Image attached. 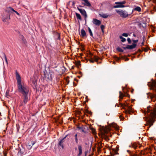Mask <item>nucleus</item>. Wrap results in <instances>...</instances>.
<instances>
[{
    "mask_svg": "<svg viewBox=\"0 0 156 156\" xmlns=\"http://www.w3.org/2000/svg\"><path fill=\"white\" fill-rule=\"evenodd\" d=\"M143 41H144V38H145V36H143Z\"/></svg>",
    "mask_w": 156,
    "mask_h": 156,
    "instance_id": "nucleus-52",
    "label": "nucleus"
},
{
    "mask_svg": "<svg viewBox=\"0 0 156 156\" xmlns=\"http://www.w3.org/2000/svg\"><path fill=\"white\" fill-rule=\"evenodd\" d=\"M26 153V152L25 150V149L22 148L20 149V150H19L18 153V155H20V156H21L22 155L25 154Z\"/></svg>",
    "mask_w": 156,
    "mask_h": 156,
    "instance_id": "nucleus-15",
    "label": "nucleus"
},
{
    "mask_svg": "<svg viewBox=\"0 0 156 156\" xmlns=\"http://www.w3.org/2000/svg\"><path fill=\"white\" fill-rule=\"evenodd\" d=\"M120 104L121 107H122L124 109H126V114H130L133 113L131 107L129 106L127 103L125 104L120 103Z\"/></svg>",
    "mask_w": 156,
    "mask_h": 156,
    "instance_id": "nucleus-3",
    "label": "nucleus"
},
{
    "mask_svg": "<svg viewBox=\"0 0 156 156\" xmlns=\"http://www.w3.org/2000/svg\"><path fill=\"white\" fill-rule=\"evenodd\" d=\"M122 2H115V4L116 5H114V8H124L126 7V6L124 5H122Z\"/></svg>",
    "mask_w": 156,
    "mask_h": 156,
    "instance_id": "nucleus-11",
    "label": "nucleus"
},
{
    "mask_svg": "<svg viewBox=\"0 0 156 156\" xmlns=\"http://www.w3.org/2000/svg\"><path fill=\"white\" fill-rule=\"evenodd\" d=\"M82 1L84 2V3H82V4H83L84 5L88 7H90L91 6V4L88 0H82Z\"/></svg>",
    "mask_w": 156,
    "mask_h": 156,
    "instance_id": "nucleus-17",
    "label": "nucleus"
},
{
    "mask_svg": "<svg viewBox=\"0 0 156 156\" xmlns=\"http://www.w3.org/2000/svg\"><path fill=\"white\" fill-rule=\"evenodd\" d=\"M75 139V142L76 144H78V139L77 137V134H76L74 136Z\"/></svg>",
    "mask_w": 156,
    "mask_h": 156,
    "instance_id": "nucleus-30",
    "label": "nucleus"
},
{
    "mask_svg": "<svg viewBox=\"0 0 156 156\" xmlns=\"http://www.w3.org/2000/svg\"><path fill=\"white\" fill-rule=\"evenodd\" d=\"M74 5H75V3H74V2H72V5L73 6H74Z\"/></svg>",
    "mask_w": 156,
    "mask_h": 156,
    "instance_id": "nucleus-46",
    "label": "nucleus"
},
{
    "mask_svg": "<svg viewBox=\"0 0 156 156\" xmlns=\"http://www.w3.org/2000/svg\"><path fill=\"white\" fill-rule=\"evenodd\" d=\"M141 9L139 6H137L136 7H135L134 9H133L131 14L133 13V11H137L139 12H140L141 11Z\"/></svg>",
    "mask_w": 156,
    "mask_h": 156,
    "instance_id": "nucleus-18",
    "label": "nucleus"
},
{
    "mask_svg": "<svg viewBox=\"0 0 156 156\" xmlns=\"http://www.w3.org/2000/svg\"><path fill=\"white\" fill-rule=\"evenodd\" d=\"M122 119H120V120H122Z\"/></svg>",
    "mask_w": 156,
    "mask_h": 156,
    "instance_id": "nucleus-56",
    "label": "nucleus"
},
{
    "mask_svg": "<svg viewBox=\"0 0 156 156\" xmlns=\"http://www.w3.org/2000/svg\"><path fill=\"white\" fill-rule=\"evenodd\" d=\"M155 76H156V74H155Z\"/></svg>",
    "mask_w": 156,
    "mask_h": 156,
    "instance_id": "nucleus-59",
    "label": "nucleus"
},
{
    "mask_svg": "<svg viewBox=\"0 0 156 156\" xmlns=\"http://www.w3.org/2000/svg\"><path fill=\"white\" fill-rule=\"evenodd\" d=\"M76 65L77 66H80L81 65L80 61H78L76 62Z\"/></svg>",
    "mask_w": 156,
    "mask_h": 156,
    "instance_id": "nucleus-34",
    "label": "nucleus"
},
{
    "mask_svg": "<svg viewBox=\"0 0 156 156\" xmlns=\"http://www.w3.org/2000/svg\"><path fill=\"white\" fill-rule=\"evenodd\" d=\"M77 9L83 16L86 17V15H87L86 12L84 9H80L78 7H77Z\"/></svg>",
    "mask_w": 156,
    "mask_h": 156,
    "instance_id": "nucleus-12",
    "label": "nucleus"
},
{
    "mask_svg": "<svg viewBox=\"0 0 156 156\" xmlns=\"http://www.w3.org/2000/svg\"><path fill=\"white\" fill-rule=\"evenodd\" d=\"M8 9H9V10H10L14 12L15 11L12 7H9L8 8H7V9L5 11L6 12H7V13H8L9 14L10 13V11L9 10H8Z\"/></svg>",
    "mask_w": 156,
    "mask_h": 156,
    "instance_id": "nucleus-21",
    "label": "nucleus"
},
{
    "mask_svg": "<svg viewBox=\"0 0 156 156\" xmlns=\"http://www.w3.org/2000/svg\"><path fill=\"white\" fill-rule=\"evenodd\" d=\"M119 98H120L119 101H121L120 100V99H122V97L124 96V95L121 91L119 92Z\"/></svg>",
    "mask_w": 156,
    "mask_h": 156,
    "instance_id": "nucleus-29",
    "label": "nucleus"
},
{
    "mask_svg": "<svg viewBox=\"0 0 156 156\" xmlns=\"http://www.w3.org/2000/svg\"><path fill=\"white\" fill-rule=\"evenodd\" d=\"M92 23L96 25L99 26L101 24V21L96 19H93L92 21Z\"/></svg>",
    "mask_w": 156,
    "mask_h": 156,
    "instance_id": "nucleus-14",
    "label": "nucleus"
},
{
    "mask_svg": "<svg viewBox=\"0 0 156 156\" xmlns=\"http://www.w3.org/2000/svg\"><path fill=\"white\" fill-rule=\"evenodd\" d=\"M16 79L17 81L18 90V92L21 93L23 97V100L21 104L25 105L28 101V94L29 91V90L26 86L22 85L21 77L17 71L16 72Z\"/></svg>",
    "mask_w": 156,
    "mask_h": 156,
    "instance_id": "nucleus-1",
    "label": "nucleus"
},
{
    "mask_svg": "<svg viewBox=\"0 0 156 156\" xmlns=\"http://www.w3.org/2000/svg\"><path fill=\"white\" fill-rule=\"evenodd\" d=\"M88 31L90 33V35L93 38H94V37L93 36V34L92 32V31L89 27H88Z\"/></svg>",
    "mask_w": 156,
    "mask_h": 156,
    "instance_id": "nucleus-26",
    "label": "nucleus"
},
{
    "mask_svg": "<svg viewBox=\"0 0 156 156\" xmlns=\"http://www.w3.org/2000/svg\"><path fill=\"white\" fill-rule=\"evenodd\" d=\"M78 128L81 130V132H83L85 133H87V131L85 130V129L84 127H79Z\"/></svg>",
    "mask_w": 156,
    "mask_h": 156,
    "instance_id": "nucleus-23",
    "label": "nucleus"
},
{
    "mask_svg": "<svg viewBox=\"0 0 156 156\" xmlns=\"http://www.w3.org/2000/svg\"><path fill=\"white\" fill-rule=\"evenodd\" d=\"M105 27V26L104 25H101V29H104Z\"/></svg>",
    "mask_w": 156,
    "mask_h": 156,
    "instance_id": "nucleus-37",
    "label": "nucleus"
},
{
    "mask_svg": "<svg viewBox=\"0 0 156 156\" xmlns=\"http://www.w3.org/2000/svg\"><path fill=\"white\" fill-rule=\"evenodd\" d=\"M119 117H122L121 116V115H120V116H119Z\"/></svg>",
    "mask_w": 156,
    "mask_h": 156,
    "instance_id": "nucleus-55",
    "label": "nucleus"
},
{
    "mask_svg": "<svg viewBox=\"0 0 156 156\" xmlns=\"http://www.w3.org/2000/svg\"><path fill=\"white\" fill-rule=\"evenodd\" d=\"M5 94L6 95L8 96L9 95V91H7L6 92Z\"/></svg>",
    "mask_w": 156,
    "mask_h": 156,
    "instance_id": "nucleus-44",
    "label": "nucleus"
},
{
    "mask_svg": "<svg viewBox=\"0 0 156 156\" xmlns=\"http://www.w3.org/2000/svg\"><path fill=\"white\" fill-rule=\"evenodd\" d=\"M132 41L133 43L132 45H126V47H122V48L124 50L128 49H132L135 48L137 44L136 43H137L138 41V40H133Z\"/></svg>",
    "mask_w": 156,
    "mask_h": 156,
    "instance_id": "nucleus-6",
    "label": "nucleus"
},
{
    "mask_svg": "<svg viewBox=\"0 0 156 156\" xmlns=\"http://www.w3.org/2000/svg\"><path fill=\"white\" fill-rule=\"evenodd\" d=\"M6 20H7L5 18H4L2 20V21L3 22H6Z\"/></svg>",
    "mask_w": 156,
    "mask_h": 156,
    "instance_id": "nucleus-41",
    "label": "nucleus"
},
{
    "mask_svg": "<svg viewBox=\"0 0 156 156\" xmlns=\"http://www.w3.org/2000/svg\"><path fill=\"white\" fill-rule=\"evenodd\" d=\"M17 15L20 16V14L18 13L16 11H15L14 12Z\"/></svg>",
    "mask_w": 156,
    "mask_h": 156,
    "instance_id": "nucleus-42",
    "label": "nucleus"
},
{
    "mask_svg": "<svg viewBox=\"0 0 156 156\" xmlns=\"http://www.w3.org/2000/svg\"><path fill=\"white\" fill-rule=\"evenodd\" d=\"M127 41L129 44H131V41L129 38L128 37L127 38Z\"/></svg>",
    "mask_w": 156,
    "mask_h": 156,
    "instance_id": "nucleus-33",
    "label": "nucleus"
},
{
    "mask_svg": "<svg viewBox=\"0 0 156 156\" xmlns=\"http://www.w3.org/2000/svg\"><path fill=\"white\" fill-rule=\"evenodd\" d=\"M93 55V54L90 52H89V54L87 55V57H88V59H87L86 60L87 61H89L90 62L94 63V61L98 62V60L100 59V58L96 56H94V58L92 57Z\"/></svg>",
    "mask_w": 156,
    "mask_h": 156,
    "instance_id": "nucleus-4",
    "label": "nucleus"
},
{
    "mask_svg": "<svg viewBox=\"0 0 156 156\" xmlns=\"http://www.w3.org/2000/svg\"><path fill=\"white\" fill-rule=\"evenodd\" d=\"M116 50L118 51L121 52H123L124 51L123 50L119 47H118L116 48Z\"/></svg>",
    "mask_w": 156,
    "mask_h": 156,
    "instance_id": "nucleus-28",
    "label": "nucleus"
},
{
    "mask_svg": "<svg viewBox=\"0 0 156 156\" xmlns=\"http://www.w3.org/2000/svg\"><path fill=\"white\" fill-rule=\"evenodd\" d=\"M133 36L134 37H136V34H134V33L133 34Z\"/></svg>",
    "mask_w": 156,
    "mask_h": 156,
    "instance_id": "nucleus-48",
    "label": "nucleus"
},
{
    "mask_svg": "<svg viewBox=\"0 0 156 156\" xmlns=\"http://www.w3.org/2000/svg\"><path fill=\"white\" fill-rule=\"evenodd\" d=\"M84 114L87 116H90L92 115V113L91 112L89 111L88 110H86L84 112Z\"/></svg>",
    "mask_w": 156,
    "mask_h": 156,
    "instance_id": "nucleus-20",
    "label": "nucleus"
},
{
    "mask_svg": "<svg viewBox=\"0 0 156 156\" xmlns=\"http://www.w3.org/2000/svg\"><path fill=\"white\" fill-rule=\"evenodd\" d=\"M92 130L93 133L94 134H95L96 133V132H95V129H93Z\"/></svg>",
    "mask_w": 156,
    "mask_h": 156,
    "instance_id": "nucleus-38",
    "label": "nucleus"
},
{
    "mask_svg": "<svg viewBox=\"0 0 156 156\" xmlns=\"http://www.w3.org/2000/svg\"><path fill=\"white\" fill-rule=\"evenodd\" d=\"M67 136V135L66 136L64 137L63 139L61 140L60 141H59L58 146V147H61L62 149H63L64 146L63 144V142H64V140L65 139Z\"/></svg>",
    "mask_w": 156,
    "mask_h": 156,
    "instance_id": "nucleus-13",
    "label": "nucleus"
},
{
    "mask_svg": "<svg viewBox=\"0 0 156 156\" xmlns=\"http://www.w3.org/2000/svg\"><path fill=\"white\" fill-rule=\"evenodd\" d=\"M128 34L126 33H123L122 34V35L125 37H127L128 36Z\"/></svg>",
    "mask_w": 156,
    "mask_h": 156,
    "instance_id": "nucleus-35",
    "label": "nucleus"
},
{
    "mask_svg": "<svg viewBox=\"0 0 156 156\" xmlns=\"http://www.w3.org/2000/svg\"><path fill=\"white\" fill-rule=\"evenodd\" d=\"M144 25H142V27H143V28H144V27H146V23H144Z\"/></svg>",
    "mask_w": 156,
    "mask_h": 156,
    "instance_id": "nucleus-40",
    "label": "nucleus"
},
{
    "mask_svg": "<svg viewBox=\"0 0 156 156\" xmlns=\"http://www.w3.org/2000/svg\"><path fill=\"white\" fill-rule=\"evenodd\" d=\"M76 15V16L77 19L78 20H80L81 21L82 20V18L80 14L79 13H78L77 12L75 13Z\"/></svg>",
    "mask_w": 156,
    "mask_h": 156,
    "instance_id": "nucleus-25",
    "label": "nucleus"
},
{
    "mask_svg": "<svg viewBox=\"0 0 156 156\" xmlns=\"http://www.w3.org/2000/svg\"><path fill=\"white\" fill-rule=\"evenodd\" d=\"M144 119L150 125V126L153 125V123L155 121L153 119L154 118H144Z\"/></svg>",
    "mask_w": 156,
    "mask_h": 156,
    "instance_id": "nucleus-9",
    "label": "nucleus"
},
{
    "mask_svg": "<svg viewBox=\"0 0 156 156\" xmlns=\"http://www.w3.org/2000/svg\"><path fill=\"white\" fill-rule=\"evenodd\" d=\"M81 35L83 37H84L86 36V32L83 29L81 30Z\"/></svg>",
    "mask_w": 156,
    "mask_h": 156,
    "instance_id": "nucleus-19",
    "label": "nucleus"
},
{
    "mask_svg": "<svg viewBox=\"0 0 156 156\" xmlns=\"http://www.w3.org/2000/svg\"><path fill=\"white\" fill-rule=\"evenodd\" d=\"M79 153L77 154V156H80L82 153V147L80 145H78V146Z\"/></svg>",
    "mask_w": 156,
    "mask_h": 156,
    "instance_id": "nucleus-16",
    "label": "nucleus"
},
{
    "mask_svg": "<svg viewBox=\"0 0 156 156\" xmlns=\"http://www.w3.org/2000/svg\"><path fill=\"white\" fill-rule=\"evenodd\" d=\"M116 12L120 16L123 18H126L129 16L131 14H128V12L125 10H121L116 9Z\"/></svg>",
    "mask_w": 156,
    "mask_h": 156,
    "instance_id": "nucleus-7",
    "label": "nucleus"
},
{
    "mask_svg": "<svg viewBox=\"0 0 156 156\" xmlns=\"http://www.w3.org/2000/svg\"><path fill=\"white\" fill-rule=\"evenodd\" d=\"M101 31L102 32H103V33H104V29H101Z\"/></svg>",
    "mask_w": 156,
    "mask_h": 156,
    "instance_id": "nucleus-49",
    "label": "nucleus"
},
{
    "mask_svg": "<svg viewBox=\"0 0 156 156\" xmlns=\"http://www.w3.org/2000/svg\"><path fill=\"white\" fill-rule=\"evenodd\" d=\"M120 39H121V41L122 42H124L126 41V39L123 37L122 36L120 35L119 36Z\"/></svg>",
    "mask_w": 156,
    "mask_h": 156,
    "instance_id": "nucleus-27",
    "label": "nucleus"
},
{
    "mask_svg": "<svg viewBox=\"0 0 156 156\" xmlns=\"http://www.w3.org/2000/svg\"><path fill=\"white\" fill-rule=\"evenodd\" d=\"M58 38H57V39H60V36L59 34L58 35Z\"/></svg>",
    "mask_w": 156,
    "mask_h": 156,
    "instance_id": "nucleus-43",
    "label": "nucleus"
},
{
    "mask_svg": "<svg viewBox=\"0 0 156 156\" xmlns=\"http://www.w3.org/2000/svg\"><path fill=\"white\" fill-rule=\"evenodd\" d=\"M87 15H86V17L85 16H84V20H85V24H86V21H87Z\"/></svg>",
    "mask_w": 156,
    "mask_h": 156,
    "instance_id": "nucleus-36",
    "label": "nucleus"
},
{
    "mask_svg": "<svg viewBox=\"0 0 156 156\" xmlns=\"http://www.w3.org/2000/svg\"><path fill=\"white\" fill-rule=\"evenodd\" d=\"M36 89L37 90V88L36 87Z\"/></svg>",
    "mask_w": 156,
    "mask_h": 156,
    "instance_id": "nucleus-57",
    "label": "nucleus"
},
{
    "mask_svg": "<svg viewBox=\"0 0 156 156\" xmlns=\"http://www.w3.org/2000/svg\"><path fill=\"white\" fill-rule=\"evenodd\" d=\"M45 77L47 79V81L51 80L54 76V73L52 71L49 70L48 72L46 70L44 71Z\"/></svg>",
    "mask_w": 156,
    "mask_h": 156,
    "instance_id": "nucleus-2",
    "label": "nucleus"
},
{
    "mask_svg": "<svg viewBox=\"0 0 156 156\" xmlns=\"http://www.w3.org/2000/svg\"><path fill=\"white\" fill-rule=\"evenodd\" d=\"M133 90H134L133 89H132V90H131V92L132 93L133 92Z\"/></svg>",
    "mask_w": 156,
    "mask_h": 156,
    "instance_id": "nucleus-51",
    "label": "nucleus"
},
{
    "mask_svg": "<svg viewBox=\"0 0 156 156\" xmlns=\"http://www.w3.org/2000/svg\"><path fill=\"white\" fill-rule=\"evenodd\" d=\"M99 15L100 17H101L104 18H106L109 16L107 14H99Z\"/></svg>",
    "mask_w": 156,
    "mask_h": 156,
    "instance_id": "nucleus-22",
    "label": "nucleus"
},
{
    "mask_svg": "<svg viewBox=\"0 0 156 156\" xmlns=\"http://www.w3.org/2000/svg\"><path fill=\"white\" fill-rule=\"evenodd\" d=\"M122 45L123 46H124V47H126V45H126L125 44H122Z\"/></svg>",
    "mask_w": 156,
    "mask_h": 156,
    "instance_id": "nucleus-45",
    "label": "nucleus"
},
{
    "mask_svg": "<svg viewBox=\"0 0 156 156\" xmlns=\"http://www.w3.org/2000/svg\"><path fill=\"white\" fill-rule=\"evenodd\" d=\"M129 59L128 58H126V60H127V61Z\"/></svg>",
    "mask_w": 156,
    "mask_h": 156,
    "instance_id": "nucleus-50",
    "label": "nucleus"
},
{
    "mask_svg": "<svg viewBox=\"0 0 156 156\" xmlns=\"http://www.w3.org/2000/svg\"><path fill=\"white\" fill-rule=\"evenodd\" d=\"M151 81V82H148V85L150 87L151 89L156 92V80L152 79Z\"/></svg>",
    "mask_w": 156,
    "mask_h": 156,
    "instance_id": "nucleus-8",
    "label": "nucleus"
},
{
    "mask_svg": "<svg viewBox=\"0 0 156 156\" xmlns=\"http://www.w3.org/2000/svg\"><path fill=\"white\" fill-rule=\"evenodd\" d=\"M140 24L141 25V23H140Z\"/></svg>",
    "mask_w": 156,
    "mask_h": 156,
    "instance_id": "nucleus-58",
    "label": "nucleus"
},
{
    "mask_svg": "<svg viewBox=\"0 0 156 156\" xmlns=\"http://www.w3.org/2000/svg\"><path fill=\"white\" fill-rule=\"evenodd\" d=\"M20 38L21 39L23 43L25 44L26 42V40L24 36L22 35H20Z\"/></svg>",
    "mask_w": 156,
    "mask_h": 156,
    "instance_id": "nucleus-24",
    "label": "nucleus"
},
{
    "mask_svg": "<svg viewBox=\"0 0 156 156\" xmlns=\"http://www.w3.org/2000/svg\"><path fill=\"white\" fill-rule=\"evenodd\" d=\"M122 2L121 3H122V5H123V4H125L126 3V2L125 1H123L122 2Z\"/></svg>",
    "mask_w": 156,
    "mask_h": 156,
    "instance_id": "nucleus-39",
    "label": "nucleus"
},
{
    "mask_svg": "<svg viewBox=\"0 0 156 156\" xmlns=\"http://www.w3.org/2000/svg\"><path fill=\"white\" fill-rule=\"evenodd\" d=\"M5 18L7 20H10V15L9 14L7 15L6 17Z\"/></svg>",
    "mask_w": 156,
    "mask_h": 156,
    "instance_id": "nucleus-32",
    "label": "nucleus"
},
{
    "mask_svg": "<svg viewBox=\"0 0 156 156\" xmlns=\"http://www.w3.org/2000/svg\"><path fill=\"white\" fill-rule=\"evenodd\" d=\"M144 44V41H143L141 43V46H142Z\"/></svg>",
    "mask_w": 156,
    "mask_h": 156,
    "instance_id": "nucleus-47",
    "label": "nucleus"
},
{
    "mask_svg": "<svg viewBox=\"0 0 156 156\" xmlns=\"http://www.w3.org/2000/svg\"><path fill=\"white\" fill-rule=\"evenodd\" d=\"M79 7H81L82 6L80 5H79Z\"/></svg>",
    "mask_w": 156,
    "mask_h": 156,
    "instance_id": "nucleus-54",
    "label": "nucleus"
},
{
    "mask_svg": "<svg viewBox=\"0 0 156 156\" xmlns=\"http://www.w3.org/2000/svg\"><path fill=\"white\" fill-rule=\"evenodd\" d=\"M2 54L4 57L5 62H6V63L7 64L8 63L7 60V58L6 57V55H5V53H2Z\"/></svg>",
    "mask_w": 156,
    "mask_h": 156,
    "instance_id": "nucleus-31",
    "label": "nucleus"
},
{
    "mask_svg": "<svg viewBox=\"0 0 156 156\" xmlns=\"http://www.w3.org/2000/svg\"><path fill=\"white\" fill-rule=\"evenodd\" d=\"M108 126H106L104 127L103 129L105 132L106 133L108 131H109L111 130V127H114L116 129L117 128V125L115 123L113 122L110 123H109V122H108Z\"/></svg>",
    "mask_w": 156,
    "mask_h": 156,
    "instance_id": "nucleus-5",
    "label": "nucleus"
},
{
    "mask_svg": "<svg viewBox=\"0 0 156 156\" xmlns=\"http://www.w3.org/2000/svg\"><path fill=\"white\" fill-rule=\"evenodd\" d=\"M35 143V141H29L26 144L27 148L28 150H30Z\"/></svg>",
    "mask_w": 156,
    "mask_h": 156,
    "instance_id": "nucleus-10",
    "label": "nucleus"
},
{
    "mask_svg": "<svg viewBox=\"0 0 156 156\" xmlns=\"http://www.w3.org/2000/svg\"><path fill=\"white\" fill-rule=\"evenodd\" d=\"M127 152H130V151L129 150H127Z\"/></svg>",
    "mask_w": 156,
    "mask_h": 156,
    "instance_id": "nucleus-53",
    "label": "nucleus"
}]
</instances>
